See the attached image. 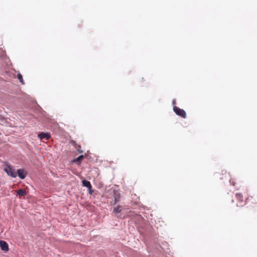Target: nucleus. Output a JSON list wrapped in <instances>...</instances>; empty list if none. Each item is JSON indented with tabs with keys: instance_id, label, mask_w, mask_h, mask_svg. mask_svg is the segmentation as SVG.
<instances>
[{
	"instance_id": "9",
	"label": "nucleus",
	"mask_w": 257,
	"mask_h": 257,
	"mask_svg": "<svg viewBox=\"0 0 257 257\" xmlns=\"http://www.w3.org/2000/svg\"><path fill=\"white\" fill-rule=\"evenodd\" d=\"M17 193L20 197L24 196L27 194V192L24 189H19L17 191Z\"/></svg>"
},
{
	"instance_id": "6",
	"label": "nucleus",
	"mask_w": 257,
	"mask_h": 257,
	"mask_svg": "<svg viewBox=\"0 0 257 257\" xmlns=\"http://www.w3.org/2000/svg\"><path fill=\"white\" fill-rule=\"evenodd\" d=\"M50 134L49 133H45L42 132L38 135V138L41 140L44 139L48 140L50 138Z\"/></svg>"
},
{
	"instance_id": "2",
	"label": "nucleus",
	"mask_w": 257,
	"mask_h": 257,
	"mask_svg": "<svg viewBox=\"0 0 257 257\" xmlns=\"http://www.w3.org/2000/svg\"><path fill=\"white\" fill-rule=\"evenodd\" d=\"M4 171L10 176H11L13 178H15L17 176V175L15 172V169H13V167L7 163H6L5 165Z\"/></svg>"
},
{
	"instance_id": "13",
	"label": "nucleus",
	"mask_w": 257,
	"mask_h": 257,
	"mask_svg": "<svg viewBox=\"0 0 257 257\" xmlns=\"http://www.w3.org/2000/svg\"><path fill=\"white\" fill-rule=\"evenodd\" d=\"M78 151L79 153H82V150H81L80 149H78Z\"/></svg>"
},
{
	"instance_id": "5",
	"label": "nucleus",
	"mask_w": 257,
	"mask_h": 257,
	"mask_svg": "<svg viewBox=\"0 0 257 257\" xmlns=\"http://www.w3.org/2000/svg\"><path fill=\"white\" fill-rule=\"evenodd\" d=\"M0 247L1 249L5 252H7L9 250L8 244L4 240H0Z\"/></svg>"
},
{
	"instance_id": "8",
	"label": "nucleus",
	"mask_w": 257,
	"mask_h": 257,
	"mask_svg": "<svg viewBox=\"0 0 257 257\" xmlns=\"http://www.w3.org/2000/svg\"><path fill=\"white\" fill-rule=\"evenodd\" d=\"M122 209V207L121 205H117L116 207H114L113 210V212L116 214L119 213L121 210Z\"/></svg>"
},
{
	"instance_id": "7",
	"label": "nucleus",
	"mask_w": 257,
	"mask_h": 257,
	"mask_svg": "<svg viewBox=\"0 0 257 257\" xmlns=\"http://www.w3.org/2000/svg\"><path fill=\"white\" fill-rule=\"evenodd\" d=\"M82 185L83 186L88 188L89 190H90L92 188L90 182L86 180H84L82 181ZM89 192L90 194H91V192L90 191H89Z\"/></svg>"
},
{
	"instance_id": "10",
	"label": "nucleus",
	"mask_w": 257,
	"mask_h": 257,
	"mask_svg": "<svg viewBox=\"0 0 257 257\" xmlns=\"http://www.w3.org/2000/svg\"><path fill=\"white\" fill-rule=\"evenodd\" d=\"M84 159V156L83 155H80L78 157H77V158H75L74 159L73 161H72V162H75V163H77L78 162V164H80V162L82 161V160Z\"/></svg>"
},
{
	"instance_id": "11",
	"label": "nucleus",
	"mask_w": 257,
	"mask_h": 257,
	"mask_svg": "<svg viewBox=\"0 0 257 257\" xmlns=\"http://www.w3.org/2000/svg\"><path fill=\"white\" fill-rule=\"evenodd\" d=\"M236 197L238 200L242 202L243 201V196L241 193H236Z\"/></svg>"
},
{
	"instance_id": "12",
	"label": "nucleus",
	"mask_w": 257,
	"mask_h": 257,
	"mask_svg": "<svg viewBox=\"0 0 257 257\" xmlns=\"http://www.w3.org/2000/svg\"><path fill=\"white\" fill-rule=\"evenodd\" d=\"M18 78L19 80V81L22 83L24 84V80L23 79L22 75L21 74H18Z\"/></svg>"
},
{
	"instance_id": "1",
	"label": "nucleus",
	"mask_w": 257,
	"mask_h": 257,
	"mask_svg": "<svg viewBox=\"0 0 257 257\" xmlns=\"http://www.w3.org/2000/svg\"><path fill=\"white\" fill-rule=\"evenodd\" d=\"M110 191L112 192L113 199L110 202V204L111 205H114L120 201L121 195L120 192L115 189H111Z\"/></svg>"
},
{
	"instance_id": "3",
	"label": "nucleus",
	"mask_w": 257,
	"mask_h": 257,
	"mask_svg": "<svg viewBox=\"0 0 257 257\" xmlns=\"http://www.w3.org/2000/svg\"><path fill=\"white\" fill-rule=\"evenodd\" d=\"M173 110L177 115L184 118H186V113L183 109H181L177 106H174L173 107Z\"/></svg>"
},
{
	"instance_id": "4",
	"label": "nucleus",
	"mask_w": 257,
	"mask_h": 257,
	"mask_svg": "<svg viewBox=\"0 0 257 257\" xmlns=\"http://www.w3.org/2000/svg\"><path fill=\"white\" fill-rule=\"evenodd\" d=\"M17 173L18 174V177L21 179H24L25 178L27 175V172L24 169H19L17 170Z\"/></svg>"
}]
</instances>
